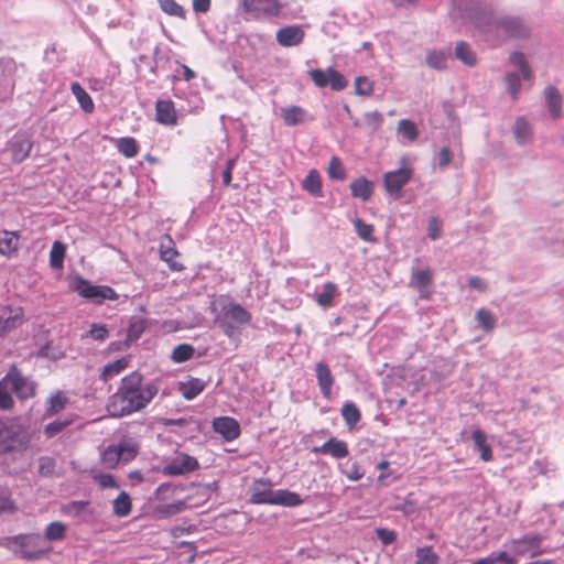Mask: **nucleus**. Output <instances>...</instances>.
Returning <instances> with one entry per match:
<instances>
[{
	"label": "nucleus",
	"mask_w": 564,
	"mask_h": 564,
	"mask_svg": "<svg viewBox=\"0 0 564 564\" xmlns=\"http://www.w3.org/2000/svg\"><path fill=\"white\" fill-rule=\"evenodd\" d=\"M143 376L132 371L121 379L120 386L107 403V411L112 417H121L144 409L158 394L154 382L143 384Z\"/></svg>",
	"instance_id": "obj_1"
},
{
	"label": "nucleus",
	"mask_w": 564,
	"mask_h": 564,
	"mask_svg": "<svg viewBox=\"0 0 564 564\" xmlns=\"http://www.w3.org/2000/svg\"><path fill=\"white\" fill-rule=\"evenodd\" d=\"M251 502L257 505H281L296 507L302 503L300 495L289 490H272V482L269 479H257L251 486Z\"/></svg>",
	"instance_id": "obj_2"
},
{
	"label": "nucleus",
	"mask_w": 564,
	"mask_h": 564,
	"mask_svg": "<svg viewBox=\"0 0 564 564\" xmlns=\"http://www.w3.org/2000/svg\"><path fill=\"white\" fill-rule=\"evenodd\" d=\"M10 546H14L13 552L24 560H36L48 552L51 547H45L40 534H21L8 539Z\"/></svg>",
	"instance_id": "obj_3"
},
{
	"label": "nucleus",
	"mask_w": 564,
	"mask_h": 564,
	"mask_svg": "<svg viewBox=\"0 0 564 564\" xmlns=\"http://www.w3.org/2000/svg\"><path fill=\"white\" fill-rule=\"evenodd\" d=\"M10 392H13L18 399L28 400L36 394L37 383L25 377L17 365H11L8 372L2 378Z\"/></svg>",
	"instance_id": "obj_4"
},
{
	"label": "nucleus",
	"mask_w": 564,
	"mask_h": 564,
	"mask_svg": "<svg viewBox=\"0 0 564 564\" xmlns=\"http://www.w3.org/2000/svg\"><path fill=\"white\" fill-rule=\"evenodd\" d=\"M413 174V167L408 164H404L397 170L386 172L383 174L382 182L387 194L395 199L401 198L402 189L410 182Z\"/></svg>",
	"instance_id": "obj_5"
},
{
	"label": "nucleus",
	"mask_w": 564,
	"mask_h": 564,
	"mask_svg": "<svg viewBox=\"0 0 564 564\" xmlns=\"http://www.w3.org/2000/svg\"><path fill=\"white\" fill-rule=\"evenodd\" d=\"M25 322V311L21 305L0 303V338L20 328Z\"/></svg>",
	"instance_id": "obj_6"
},
{
	"label": "nucleus",
	"mask_w": 564,
	"mask_h": 564,
	"mask_svg": "<svg viewBox=\"0 0 564 564\" xmlns=\"http://www.w3.org/2000/svg\"><path fill=\"white\" fill-rule=\"evenodd\" d=\"M33 149V141L26 131L19 130L6 143V151L10 153L14 164L24 162Z\"/></svg>",
	"instance_id": "obj_7"
},
{
	"label": "nucleus",
	"mask_w": 564,
	"mask_h": 564,
	"mask_svg": "<svg viewBox=\"0 0 564 564\" xmlns=\"http://www.w3.org/2000/svg\"><path fill=\"white\" fill-rule=\"evenodd\" d=\"M75 291L83 297L101 304L105 300L116 301L117 292L108 285H93L85 279H78Z\"/></svg>",
	"instance_id": "obj_8"
},
{
	"label": "nucleus",
	"mask_w": 564,
	"mask_h": 564,
	"mask_svg": "<svg viewBox=\"0 0 564 564\" xmlns=\"http://www.w3.org/2000/svg\"><path fill=\"white\" fill-rule=\"evenodd\" d=\"M241 7L246 13L256 18H275L283 10V4L280 0H242Z\"/></svg>",
	"instance_id": "obj_9"
},
{
	"label": "nucleus",
	"mask_w": 564,
	"mask_h": 564,
	"mask_svg": "<svg viewBox=\"0 0 564 564\" xmlns=\"http://www.w3.org/2000/svg\"><path fill=\"white\" fill-rule=\"evenodd\" d=\"M199 468L196 457L186 453H177L169 463H166L162 473L165 476H184Z\"/></svg>",
	"instance_id": "obj_10"
},
{
	"label": "nucleus",
	"mask_w": 564,
	"mask_h": 564,
	"mask_svg": "<svg viewBox=\"0 0 564 564\" xmlns=\"http://www.w3.org/2000/svg\"><path fill=\"white\" fill-rule=\"evenodd\" d=\"M21 425H0V455L24 447L28 440L20 431Z\"/></svg>",
	"instance_id": "obj_11"
},
{
	"label": "nucleus",
	"mask_w": 564,
	"mask_h": 564,
	"mask_svg": "<svg viewBox=\"0 0 564 564\" xmlns=\"http://www.w3.org/2000/svg\"><path fill=\"white\" fill-rule=\"evenodd\" d=\"M180 252L177 251L175 242L171 236H162L160 239V258L172 271L175 272H182L185 270V265L176 260Z\"/></svg>",
	"instance_id": "obj_12"
},
{
	"label": "nucleus",
	"mask_w": 564,
	"mask_h": 564,
	"mask_svg": "<svg viewBox=\"0 0 564 564\" xmlns=\"http://www.w3.org/2000/svg\"><path fill=\"white\" fill-rule=\"evenodd\" d=\"M542 540L538 534H527L521 539L512 540L511 544L514 546V554L517 556L530 553L534 557L542 553L540 551Z\"/></svg>",
	"instance_id": "obj_13"
},
{
	"label": "nucleus",
	"mask_w": 564,
	"mask_h": 564,
	"mask_svg": "<svg viewBox=\"0 0 564 564\" xmlns=\"http://www.w3.org/2000/svg\"><path fill=\"white\" fill-rule=\"evenodd\" d=\"M315 375L322 395L329 400L333 395V386L335 383L329 366L324 361H318L315 365Z\"/></svg>",
	"instance_id": "obj_14"
},
{
	"label": "nucleus",
	"mask_w": 564,
	"mask_h": 564,
	"mask_svg": "<svg viewBox=\"0 0 564 564\" xmlns=\"http://www.w3.org/2000/svg\"><path fill=\"white\" fill-rule=\"evenodd\" d=\"M305 32L300 25H289L276 31L275 40L283 47H292L301 44Z\"/></svg>",
	"instance_id": "obj_15"
},
{
	"label": "nucleus",
	"mask_w": 564,
	"mask_h": 564,
	"mask_svg": "<svg viewBox=\"0 0 564 564\" xmlns=\"http://www.w3.org/2000/svg\"><path fill=\"white\" fill-rule=\"evenodd\" d=\"M155 120L164 126L177 124V111L172 100H158L155 102Z\"/></svg>",
	"instance_id": "obj_16"
},
{
	"label": "nucleus",
	"mask_w": 564,
	"mask_h": 564,
	"mask_svg": "<svg viewBox=\"0 0 564 564\" xmlns=\"http://www.w3.org/2000/svg\"><path fill=\"white\" fill-rule=\"evenodd\" d=\"M313 452L315 454H328L334 458H344L349 454L347 443L336 437H330L322 446L314 447Z\"/></svg>",
	"instance_id": "obj_17"
},
{
	"label": "nucleus",
	"mask_w": 564,
	"mask_h": 564,
	"mask_svg": "<svg viewBox=\"0 0 564 564\" xmlns=\"http://www.w3.org/2000/svg\"><path fill=\"white\" fill-rule=\"evenodd\" d=\"M349 189L354 198L368 202L373 195L375 183L365 176H360L349 184Z\"/></svg>",
	"instance_id": "obj_18"
},
{
	"label": "nucleus",
	"mask_w": 564,
	"mask_h": 564,
	"mask_svg": "<svg viewBox=\"0 0 564 564\" xmlns=\"http://www.w3.org/2000/svg\"><path fill=\"white\" fill-rule=\"evenodd\" d=\"M280 116L288 127L301 124L308 119L307 110L296 105L281 108Z\"/></svg>",
	"instance_id": "obj_19"
},
{
	"label": "nucleus",
	"mask_w": 564,
	"mask_h": 564,
	"mask_svg": "<svg viewBox=\"0 0 564 564\" xmlns=\"http://www.w3.org/2000/svg\"><path fill=\"white\" fill-rule=\"evenodd\" d=\"M433 281V272L431 269H424L416 271L411 276V285L414 286L421 297L429 299L431 295V291L427 290V286Z\"/></svg>",
	"instance_id": "obj_20"
},
{
	"label": "nucleus",
	"mask_w": 564,
	"mask_h": 564,
	"mask_svg": "<svg viewBox=\"0 0 564 564\" xmlns=\"http://www.w3.org/2000/svg\"><path fill=\"white\" fill-rule=\"evenodd\" d=\"M131 362L130 356H123L112 362L105 365L100 372V379L107 382L123 372Z\"/></svg>",
	"instance_id": "obj_21"
},
{
	"label": "nucleus",
	"mask_w": 564,
	"mask_h": 564,
	"mask_svg": "<svg viewBox=\"0 0 564 564\" xmlns=\"http://www.w3.org/2000/svg\"><path fill=\"white\" fill-rule=\"evenodd\" d=\"M68 403L69 399L67 397V393L64 391H56L46 401V410L44 417L48 419L58 414L59 412L66 409Z\"/></svg>",
	"instance_id": "obj_22"
},
{
	"label": "nucleus",
	"mask_w": 564,
	"mask_h": 564,
	"mask_svg": "<svg viewBox=\"0 0 564 564\" xmlns=\"http://www.w3.org/2000/svg\"><path fill=\"white\" fill-rule=\"evenodd\" d=\"M474 447L480 453V459L482 462H491L494 458L492 449L488 443L487 435L481 430H475L471 435Z\"/></svg>",
	"instance_id": "obj_23"
},
{
	"label": "nucleus",
	"mask_w": 564,
	"mask_h": 564,
	"mask_svg": "<svg viewBox=\"0 0 564 564\" xmlns=\"http://www.w3.org/2000/svg\"><path fill=\"white\" fill-rule=\"evenodd\" d=\"M206 383L199 378H189L186 381L178 382V391L186 400H193L204 391Z\"/></svg>",
	"instance_id": "obj_24"
},
{
	"label": "nucleus",
	"mask_w": 564,
	"mask_h": 564,
	"mask_svg": "<svg viewBox=\"0 0 564 564\" xmlns=\"http://www.w3.org/2000/svg\"><path fill=\"white\" fill-rule=\"evenodd\" d=\"M495 25L502 30L507 35L509 36H525L528 34L525 25L522 23L521 20L516 18H507L498 23H495Z\"/></svg>",
	"instance_id": "obj_25"
},
{
	"label": "nucleus",
	"mask_w": 564,
	"mask_h": 564,
	"mask_svg": "<svg viewBox=\"0 0 564 564\" xmlns=\"http://www.w3.org/2000/svg\"><path fill=\"white\" fill-rule=\"evenodd\" d=\"M20 236L15 231H0V254L9 257L18 251Z\"/></svg>",
	"instance_id": "obj_26"
},
{
	"label": "nucleus",
	"mask_w": 564,
	"mask_h": 564,
	"mask_svg": "<svg viewBox=\"0 0 564 564\" xmlns=\"http://www.w3.org/2000/svg\"><path fill=\"white\" fill-rule=\"evenodd\" d=\"M302 187L304 191L315 197H321L323 195L322 176L317 170L313 169L308 171L307 175L302 182Z\"/></svg>",
	"instance_id": "obj_27"
},
{
	"label": "nucleus",
	"mask_w": 564,
	"mask_h": 564,
	"mask_svg": "<svg viewBox=\"0 0 564 564\" xmlns=\"http://www.w3.org/2000/svg\"><path fill=\"white\" fill-rule=\"evenodd\" d=\"M113 142L118 152L121 153L127 159H132L137 156L139 153V144L137 140L132 137H122L116 139Z\"/></svg>",
	"instance_id": "obj_28"
},
{
	"label": "nucleus",
	"mask_w": 564,
	"mask_h": 564,
	"mask_svg": "<svg viewBox=\"0 0 564 564\" xmlns=\"http://www.w3.org/2000/svg\"><path fill=\"white\" fill-rule=\"evenodd\" d=\"M544 96L552 117L554 119L560 118L562 109V98L558 94V90L553 86H549L544 90Z\"/></svg>",
	"instance_id": "obj_29"
},
{
	"label": "nucleus",
	"mask_w": 564,
	"mask_h": 564,
	"mask_svg": "<svg viewBox=\"0 0 564 564\" xmlns=\"http://www.w3.org/2000/svg\"><path fill=\"white\" fill-rule=\"evenodd\" d=\"M70 90L75 98L77 99L80 108L87 112L91 113L95 109V104L88 93L80 86L79 83H73L70 85Z\"/></svg>",
	"instance_id": "obj_30"
},
{
	"label": "nucleus",
	"mask_w": 564,
	"mask_h": 564,
	"mask_svg": "<svg viewBox=\"0 0 564 564\" xmlns=\"http://www.w3.org/2000/svg\"><path fill=\"white\" fill-rule=\"evenodd\" d=\"M338 295V288L334 282H326L323 291L316 296V303L322 307H329Z\"/></svg>",
	"instance_id": "obj_31"
},
{
	"label": "nucleus",
	"mask_w": 564,
	"mask_h": 564,
	"mask_svg": "<svg viewBox=\"0 0 564 564\" xmlns=\"http://www.w3.org/2000/svg\"><path fill=\"white\" fill-rule=\"evenodd\" d=\"M449 53L444 51H429L426 53V64L434 69L443 70L447 68Z\"/></svg>",
	"instance_id": "obj_32"
},
{
	"label": "nucleus",
	"mask_w": 564,
	"mask_h": 564,
	"mask_svg": "<svg viewBox=\"0 0 564 564\" xmlns=\"http://www.w3.org/2000/svg\"><path fill=\"white\" fill-rule=\"evenodd\" d=\"M455 56L467 66H475L477 63L475 52L464 41H460L456 44Z\"/></svg>",
	"instance_id": "obj_33"
},
{
	"label": "nucleus",
	"mask_w": 564,
	"mask_h": 564,
	"mask_svg": "<svg viewBox=\"0 0 564 564\" xmlns=\"http://www.w3.org/2000/svg\"><path fill=\"white\" fill-rule=\"evenodd\" d=\"M226 315L238 324L246 325L251 322V314L240 304H229Z\"/></svg>",
	"instance_id": "obj_34"
},
{
	"label": "nucleus",
	"mask_w": 564,
	"mask_h": 564,
	"mask_svg": "<svg viewBox=\"0 0 564 564\" xmlns=\"http://www.w3.org/2000/svg\"><path fill=\"white\" fill-rule=\"evenodd\" d=\"M131 499L126 491L120 492L112 505L113 513L120 518L127 517L131 512Z\"/></svg>",
	"instance_id": "obj_35"
},
{
	"label": "nucleus",
	"mask_w": 564,
	"mask_h": 564,
	"mask_svg": "<svg viewBox=\"0 0 564 564\" xmlns=\"http://www.w3.org/2000/svg\"><path fill=\"white\" fill-rule=\"evenodd\" d=\"M327 175L332 180L344 181L347 177L346 169L340 158L334 155L329 160Z\"/></svg>",
	"instance_id": "obj_36"
},
{
	"label": "nucleus",
	"mask_w": 564,
	"mask_h": 564,
	"mask_svg": "<svg viewBox=\"0 0 564 564\" xmlns=\"http://www.w3.org/2000/svg\"><path fill=\"white\" fill-rule=\"evenodd\" d=\"M352 223L355 226V230L360 239L368 242H376L377 239L373 236V225L367 224L360 218H356Z\"/></svg>",
	"instance_id": "obj_37"
},
{
	"label": "nucleus",
	"mask_w": 564,
	"mask_h": 564,
	"mask_svg": "<svg viewBox=\"0 0 564 564\" xmlns=\"http://www.w3.org/2000/svg\"><path fill=\"white\" fill-rule=\"evenodd\" d=\"M66 248L61 241H54L50 251V265L53 269H61L63 267Z\"/></svg>",
	"instance_id": "obj_38"
},
{
	"label": "nucleus",
	"mask_w": 564,
	"mask_h": 564,
	"mask_svg": "<svg viewBox=\"0 0 564 564\" xmlns=\"http://www.w3.org/2000/svg\"><path fill=\"white\" fill-rule=\"evenodd\" d=\"M101 462L104 466L109 469H113L118 466L121 462V456L117 445H110L102 452Z\"/></svg>",
	"instance_id": "obj_39"
},
{
	"label": "nucleus",
	"mask_w": 564,
	"mask_h": 564,
	"mask_svg": "<svg viewBox=\"0 0 564 564\" xmlns=\"http://www.w3.org/2000/svg\"><path fill=\"white\" fill-rule=\"evenodd\" d=\"M44 535L48 541H61L66 535V525L61 521L51 522L46 527Z\"/></svg>",
	"instance_id": "obj_40"
},
{
	"label": "nucleus",
	"mask_w": 564,
	"mask_h": 564,
	"mask_svg": "<svg viewBox=\"0 0 564 564\" xmlns=\"http://www.w3.org/2000/svg\"><path fill=\"white\" fill-rule=\"evenodd\" d=\"M195 349L189 344L177 345L172 351V360L177 364L185 362L194 356Z\"/></svg>",
	"instance_id": "obj_41"
},
{
	"label": "nucleus",
	"mask_w": 564,
	"mask_h": 564,
	"mask_svg": "<svg viewBox=\"0 0 564 564\" xmlns=\"http://www.w3.org/2000/svg\"><path fill=\"white\" fill-rule=\"evenodd\" d=\"M476 321L478 322L479 326L485 332H492L496 326V318L494 314L486 310V308H479L476 312Z\"/></svg>",
	"instance_id": "obj_42"
},
{
	"label": "nucleus",
	"mask_w": 564,
	"mask_h": 564,
	"mask_svg": "<svg viewBox=\"0 0 564 564\" xmlns=\"http://www.w3.org/2000/svg\"><path fill=\"white\" fill-rule=\"evenodd\" d=\"M117 447L120 453L122 462L132 460L139 452V445L132 441H123L119 443Z\"/></svg>",
	"instance_id": "obj_43"
},
{
	"label": "nucleus",
	"mask_w": 564,
	"mask_h": 564,
	"mask_svg": "<svg viewBox=\"0 0 564 564\" xmlns=\"http://www.w3.org/2000/svg\"><path fill=\"white\" fill-rule=\"evenodd\" d=\"M328 86L335 91H340L348 86V80L338 70L328 67Z\"/></svg>",
	"instance_id": "obj_44"
},
{
	"label": "nucleus",
	"mask_w": 564,
	"mask_h": 564,
	"mask_svg": "<svg viewBox=\"0 0 564 564\" xmlns=\"http://www.w3.org/2000/svg\"><path fill=\"white\" fill-rule=\"evenodd\" d=\"M398 131L411 142L415 141L419 137L416 124L408 119H402L399 121Z\"/></svg>",
	"instance_id": "obj_45"
},
{
	"label": "nucleus",
	"mask_w": 564,
	"mask_h": 564,
	"mask_svg": "<svg viewBox=\"0 0 564 564\" xmlns=\"http://www.w3.org/2000/svg\"><path fill=\"white\" fill-rule=\"evenodd\" d=\"M88 505V501H70L63 505L61 511L65 516L77 518L84 513Z\"/></svg>",
	"instance_id": "obj_46"
},
{
	"label": "nucleus",
	"mask_w": 564,
	"mask_h": 564,
	"mask_svg": "<svg viewBox=\"0 0 564 564\" xmlns=\"http://www.w3.org/2000/svg\"><path fill=\"white\" fill-rule=\"evenodd\" d=\"M239 427L240 425H213L214 432L226 442L234 441L240 435Z\"/></svg>",
	"instance_id": "obj_47"
},
{
	"label": "nucleus",
	"mask_w": 564,
	"mask_h": 564,
	"mask_svg": "<svg viewBox=\"0 0 564 564\" xmlns=\"http://www.w3.org/2000/svg\"><path fill=\"white\" fill-rule=\"evenodd\" d=\"M438 556L433 551L432 546L419 547L416 550L415 564H437Z\"/></svg>",
	"instance_id": "obj_48"
},
{
	"label": "nucleus",
	"mask_w": 564,
	"mask_h": 564,
	"mask_svg": "<svg viewBox=\"0 0 564 564\" xmlns=\"http://www.w3.org/2000/svg\"><path fill=\"white\" fill-rule=\"evenodd\" d=\"M184 503L183 502H175V503H169V505H160L156 506L153 510L154 514L158 518H165L170 516L177 514L182 511Z\"/></svg>",
	"instance_id": "obj_49"
},
{
	"label": "nucleus",
	"mask_w": 564,
	"mask_h": 564,
	"mask_svg": "<svg viewBox=\"0 0 564 564\" xmlns=\"http://www.w3.org/2000/svg\"><path fill=\"white\" fill-rule=\"evenodd\" d=\"M341 415L346 423H358L361 419L359 409L352 402L344 403L341 408Z\"/></svg>",
	"instance_id": "obj_50"
},
{
	"label": "nucleus",
	"mask_w": 564,
	"mask_h": 564,
	"mask_svg": "<svg viewBox=\"0 0 564 564\" xmlns=\"http://www.w3.org/2000/svg\"><path fill=\"white\" fill-rule=\"evenodd\" d=\"M93 338L96 341H105L109 337V330L105 324H93L83 338Z\"/></svg>",
	"instance_id": "obj_51"
},
{
	"label": "nucleus",
	"mask_w": 564,
	"mask_h": 564,
	"mask_svg": "<svg viewBox=\"0 0 564 564\" xmlns=\"http://www.w3.org/2000/svg\"><path fill=\"white\" fill-rule=\"evenodd\" d=\"M14 399L4 381L0 380V411H11L14 408Z\"/></svg>",
	"instance_id": "obj_52"
},
{
	"label": "nucleus",
	"mask_w": 564,
	"mask_h": 564,
	"mask_svg": "<svg viewBox=\"0 0 564 564\" xmlns=\"http://www.w3.org/2000/svg\"><path fill=\"white\" fill-rule=\"evenodd\" d=\"M160 7L169 15L184 18L185 11L175 0H160Z\"/></svg>",
	"instance_id": "obj_53"
},
{
	"label": "nucleus",
	"mask_w": 564,
	"mask_h": 564,
	"mask_svg": "<svg viewBox=\"0 0 564 564\" xmlns=\"http://www.w3.org/2000/svg\"><path fill=\"white\" fill-rule=\"evenodd\" d=\"M310 77L314 85L318 88H325L328 86V68L321 69L314 68L308 72Z\"/></svg>",
	"instance_id": "obj_54"
},
{
	"label": "nucleus",
	"mask_w": 564,
	"mask_h": 564,
	"mask_svg": "<svg viewBox=\"0 0 564 564\" xmlns=\"http://www.w3.org/2000/svg\"><path fill=\"white\" fill-rule=\"evenodd\" d=\"M373 90V83L366 76H359L355 79V91L361 96H368Z\"/></svg>",
	"instance_id": "obj_55"
},
{
	"label": "nucleus",
	"mask_w": 564,
	"mask_h": 564,
	"mask_svg": "<svg viewBox=\"0 0 564 564\" xmlns=\"http://www.w3.org/2000/svg\"><path fill=\"white\" fill-rule=\"evenodd\" d=\"M510 61L512 64L520 67L521 73L525 79H531L532 74H531L530 67L525 61V57L522 53H518V52L512 53L510 56Z\"/></svg>",
	"instance_id": "obj_56"
},
{
	"label": "nucleus",
	"mask_w": 564,
	"mask_h": 564,
	"mask_svg": "<svg viewBox=\"0 0 564 564\" xmlns=\"http://www.w3.org/2000/svg\"><path fill=\"white\" fill-rule=\"evenodd\" d=\"M513 133L516 138L523 142L525 141L530 135V127L529 123L523 118L517 119L514 126H513Z\"/></svg>",
	"instance_id": "obj_57"
},
{
	"label": "nucleus",
	"mask_w": 564,
	"mask_h": 564,
	"mask_svg": "<svg viewBox=\"0 0 564 564\" xmlns=\"http://www.w3.org/2000/svg\"><path fill=\"white\" fill-rule=\"evenodd\" d=\"M56 463L52 457H41L39 460V474L41 476H53L55 471Z\"/></svg>",
	"instance_id": "obj_58"
},
{
	"label": "nucleus",
	"mask_w": 564,
	"mask_h": 564,
	"mask_svg": "<svg viewBox=\"0 0 564 564\" xmlns=\"http://www.w3.org/2000/svg\"><path fill=\"white\" fill-rule=\"evenodd\" d=\"M343 474L349 479V480H352V481H358L360 480L364 475H365V471L362 470V468L360 467V465L357 463V462H352L348 467L347 469L343 470Z\"/></svg>",
	"instance_id": "obj_59"
},
{
	"label": "nucleus",
	"mask_w": 564,
	"mask_h": 564,
	"mask_svg": "<svg viewBox=\"0 0 564 564\" xmlns=\"http://www.w3.org/2000/svg\"><path fill=\"white\" fill-rule=\"evenodd\" d=\"M95 481L102 488H118V484L115 480L113 476L109 474H97L94 476Z\"/></svg>",
	"instance_id": "obj_60"
},
{
	"label": "nucleus",
	"mask_w": 564,
	"mask_h": 564,
	"mask_svg": "<svg viewBox=\"0 0 564 564\" xmlns=\"http://www.w3.org/2000/svg\"><path fill=\"white\" fill-rule=\"evenodd\" d=\"M376 534L384 545L392 544L397 540V533L386 528H378Z\"/></svg>",
	"instance_id": "obj_61"
},
{
	"label": "nucleus",
	"mask_w": 564,
	"mask_h": 564,
	"mask_svg": "<svg viewBox=\"0 0 564 564\" xmlns=\"http://www.w3.org/2000/svg\"><path fill=\"white\" fill-rule=\"evenodd\" d=\"M508 90L512 98L516 99L520 89V77L517 74H508L506 76Z\"/></svg>",
	"instance_id": "obj_62"
},
{
	"label": "nucleus",
	"mask_w": 564,
	"mask_h": 564,
	"mask_svg": "<svg viewBox=\"0 0 564 564\" xmlns=\"http://www.w3.org/2000/svg\"><path fill=\"white\" fill-rule=\"evenodd\" d=\"M15 506L13 501L10 498V495L8 492H1L0 494V513L2 512H14Z\"/></svg>",
	"instance_id": "obj_63"
},
{
	"label": "nucleus",
	"mask_w": 564,
	"mask_h": 564,
	"mask_svg": "<svg viewBox=\"0 0 564 564\" xmlns=\"http://www.w3.org/2000/svg\"><path fill=\"white\" fill-rule=\"evenodd\" d=\"M452 161V152L447 147H444L438 152V165L441 169H445Z\"/></svg>",
	"instance_id": "obj_64"
}]
</instances>
